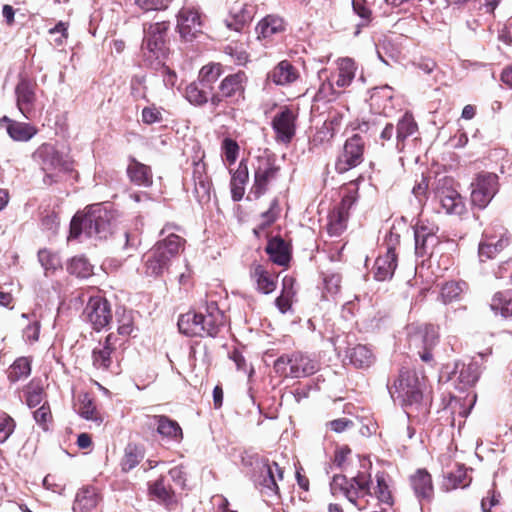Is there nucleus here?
Listing matches in <instances>:
<instances>
[{"label": "nucleus", "instance_id": "1", "mask_svg": "<svg viewBox=\"0 0 512 512\" xmlns=\"http://www.w3.org/2000/svg\"><path fill=\"white\" fill-rule=\"evenodd\" d=\"M377 486L372 493L370 486L372 484L371 474L364 471H358L355 476L347 478L345 475H334L331 482V489L334 493L338 491L353 504L357 509H367L377 502L379 510L371 512H388L392 508L394 499L392 492L387 484L384 474L376 475Z\"/></svg>", "mask_w": 512, "mask_h": 512}, {"label": "nucleus", "instance_id": "2", "mask_svg": "<svg viewBox=\"0 0 512 512\" xmlns=\"http://www.w3.org/2000/svg\"><path fill=\"white\" fill-rule=\"evenodd\" d=\"M387 387L393 400L400 403L408 418L425 417L429 412L423 400V384L416 372L401 370L393 386Z\"/></svg>", "mask_w": 512, "mask_h": 512}, {"label": "nucleus", "instance_id": "3", "mask_svg": "<svg viewBox=\"0 0 512 512\" xmlns=\"http://www.w3.org/2000/svg\"><path fill=\"white\" fill-rule=\"evenodd\" d=\"M184 243L185 240L174 233H169L163 240L158 241L143 256L145 275L159 277L167 272L172 260L178 256Z\"/></svg>", "mask_w": 512, "mask_h": 512}, {"label": "nucleus", "instance_id": "4", "mask_svg": "<svg viewBox=\"0 0 512 512\" xmlns=\"http://www.w3.org/2000/svg\"><path fill=\"white\" fill-rule=\"evenodd\" d=\"M245 467H251L249 472L251 480L261 488V492L267 495H277V479L282 480L283 470L276 462L270 463L259 454L247 455L242 458Z\"/></svg>", "mask_w": 512, "mask_h": 512}, {"label": "nucleus", "instance_id": "5", "mask_svg": "<svg viewBox=\"0 0 512 512\" xmlns=\"http://www.w3.org/2000/svg\"><path fill=\"white\" fill-rule=\"evenodd\" d=\"M111 224L106 211L94 209L84 216L75 215L70 223L69 239H76L81 234L89 238L104 239L110 234Z\"/></svg>", "mask_w": 512, "mask_h": 512}, {"label": "nucleus", "instance_id": "6", "mask_svg": "<svg viewBox=\"0 0 512 512\" xmlns=\"http://www.w3.org/2000/svg\"><path fill=\"white\" fill-rule=\"evenodd\" d=\"M32 159L46 173L44 177L45 184L55 182L52 172H70L73 170V161L71 158L56 149L51 143L41 144L32 154Z\"/></svg>", "mask_w": 512, "mask_h": 512}, {"label": "nucleus", "instance_id": "7", "mask_svg": "<svg viewBox=\"0 0 512 512\" xmlns=\"http://www.w3.org/2000/svg\"><path fill=\"white\" fill-rule=\"evenodd\" d=\"M169 29V23L162 21L150 24L144 28V38L142 42V52L146 61L151 64L157 62L160 64L168 53L166 46V37Z\"/></svg>", "mask_w": 512, "mask_h": 512}, {"label": "nucleus", "instance_id": "8", "mask_svg": "<svg viewBox=\"0 0 512 512\" xmlns=\"http://www.w3.org/2000/svg\"><path fill=\"white\" fill-rule=\"evenodd\" d=\"M82 317L99 332L109 327L113 319L111 305L102 296H91L83 310Z\"/></svg>", "mask_w": 512, "mask_h": 512}, {"label": "nucleus", "instance_id": "9", "mask_svg": "<svg viewBox=\"0 0 512 512\" xmlns=\"http://www.w3.org/2000/svg\"><path fill=\"white\" fill-rule=\"evenodd\" d=\"M471 188V204L484 209L499 190L498 176L494 173H480L471 183Z\"/></svg>", "mask_w": 512, "mask_h": 512}, {"label": "nucleus", "instance_id": "10", "mask_svg": "<svg viewBox=\"0 0 512 512\" xmlns=\"http://www.w3.org/2000/svg\"><path fill=\"white\" fill-rule=\"evenodd\" d=\"M364 147L365 142L359 134L348 138L344 143L342 153L336 160V171L342 174L360 165L363 162Z\"/></svg>", "mask_w": 512, "mask_h": 512}, {"label": "nucleus", "instance_id": "11", "mask_svg": "<svg viewBox=\"0 0 512 512\" xmlns=\"http://www.w3.org/2000/svg\"><path fill=\"white\" fill-rule=\"evenodd\" d=\"M35 90L36 84L25 77H21L15 86L16 106L27 120L34 119L37 114Z\"/></svg>", "mask_w": 512, "mask_h": 512}, {"label": "nucleus", "instance_id": "12", "mask_svg": "<svg viewBox=\"0 0 512 512\" xmlns=\"http://www.w3.org/2000/svg\"><path fill=\"white\" fill-rule=\"evenodd\" d=\"M451 180L440 181L435 192L441 208L449 215H462L465 212V203L460 193L451 187Z\"/></svg>", "mask_w": 512, "mask_h": 512}, {"label": "nucleus", "instance_id": "13", "mask_svg": "<svg viewBox=\"0 0 512 512\" xmlns=\"http://www.w3.org/2000/svg\"><path fill=\"white\" fill-rule=\"evenodd\" d=\"M439 228L434 223L419 220L414 228L415 253L419 257L432 254V248L439 243L436 236Z\"/></svg>", "mask_w": 512, "mask_h": 512}, {"label": "nucleus", "instance_id": "14", "mask_svg": "<svg viewBox=\"0 0 512 512\" xmlns=\"http://www.w3.org/2000/svg\"><path fill=\"white\" fill-rule=\"evenodd\" d=\"M245 72L238 71L234 74L227 75L219 85V91L222 96L231 104H238L245 99V89L247 83Z\"/></svg>", "mask_w": 512, "mask_h": 512}, {"label": "nucleus", "instance_id": "15", "mask_svg": "<svg viewBox=\"0 0 512 512\" xmlns=\"http://www.w3.org/2000/svg\"><path fill=\"white\" fill-rule=\"evenodd\" d=\"M200 320L204 328L201 337H216L226 323L225 315L215 301L206 304L205 312H200Z\"/></svg>", "mask_w": 512, "mask_h": 512}, {"label": "nucleus", "instance_id": "16", "mask_svg": "<svg viewBox=\"0 0 512 512\" xmlns=\"http://www.w3.org/2000/svg\"><path fill=\"white\" fill-rule=\"evenodd\" d=\"M295 115L289 108H284L272 119V128L276 133V139L282 143H289L295 135Z\"/></svg>", "mask_w": 512, "mask_h": 512}, {"label": "nucleus", "instance_id": "17", "mask_svg": "<svg viewBox=\"0 0 512 512\" xmlns=\"http://www.w3.org/2000/svg\"><path fill=\"white\" fill-rule=\"evenodd\" d=\"M278 172L279 167L270 159L264 158L258 161L253 186V193L256 197H260L266 192L269 183L276 179Z\"/></svg>", "mask_w": 512, "mask_h": 512}, {"label": "nucleus", "instance_id": "18", "mask_svg": "<svg viewBox=\"0 0 512 512\" xmlns=\"http://www.w3.org/2000/svg\"><path fill=\"white\" fill-rule=\"evenodd\" d=\"M177 27L182 38L191 40L200 32V14L193 8H182L177 15Z\"/></svg>", "mask_w": 512, "mask_h": 512}, {"label": "nucleus", "instance_id": "19", "mask_svg": "<svg viewBox=\"0 0 512 512\" xmlns=\"http://www.w3.org/2000/svg\"><path fill=\"white\" fill-rule=\"evenodd\" d=\"M100 496L95 487L87 486L76 493L73 512H99Z\"/></svg>", "mask_w": 512, "mask_h": 512}, {"label": "nucleus", "instance_id": "20", "mask_svg": "<svg viewBox=\"0 0 512 512\" xmlns=\"http://www.w3.org/2000/svg\"><path fill=\"white\" fill-rule=\"evenodd\" d=\"M298 69L288 60L280 61L267 74V80L278 86H286L294 83L299 78Z\"/></svg>", "mask_w": 512, "mask_h": 512}, {"label": "nucleus", "instance_id": "21", "mask_svg": "<svg viewBox=\"0 0 512 512\" xmlns=\"http://www.w3.org/2000/svg\"><path fill=\"white\" fill-rule=\"evenodd\" d=\"M409 345L418 347L433 348L438 341V332L434 325L411 326L408 328Z\"/></svg>", "mask_w": 512, "mask_h": 512}, {"label": "nucleus", "instance_id": "22", "mask_svg": "<svg viewBox=\"0 0 512 512\" xmlns=\"http://www.w3.org/2000/svg\"><path fill=\"white\" fill-rule=\"evenodd\" d=\"M410 484L416 498L422 502L430 501L434 494L431 475L425 469H418L410 476Z\"/></svg>", "mask_w": 512, "mask_h": 512}, {"label": "nucleus", "instance_id": "23", "mask_svg": "<svg viewBox=\"0 0 512 512\" xmlns=\"http://www.w3.org/2000/svg\"><path fill=\"white\" fill-rule=\"evenodd\" d=\"M397 268V255L393 247H388L384 255L377 257L374 264V277L378 281L391 279Z\"/></svg>", "mask_w": 512, "mask_h": 512}, {"label": "nucleus", "instance_id": "24", "mask_svg": "<svg viewBox=\"0 0 512 512\" xmlns=\"http://www.w3.org/2000/svg\"><path fill=\"white\" fill-rule=\"evenodd\" d=\"M194 189L193 194L197 202L201 205L210 202L211 182L205 174V167L197 163L193 171Z\"/></svg>", "mask_w": 512, "mask_h": 512}, {"label": "nucleus", "instance_id": "25", "mask_svg": "<svg viewBox=\"0 0 512 512\" xmlns=\"http://www.w3.org/2000/svg\"><path fill=\"white\" fill-rule=\"evenodd\" d=\"M129 180L138 186L150 187L153 184L151 167L139 162L134 157H129L126 169Z\"/></svg>", "mask_w": 512, "mask_h": 512}, {"label": "nucleus", "instance_id": "26", "mask_svg": "<svg viewBox=\"0 0 512 512\" xmlns=\"http://www.w3.org/2000/svg\"><path fill=\"white\" fill-rule=\"evenodd\" d=\"M148 492L152 498L165 505L167 508H171L177 502L175 491L166 483L163 476L148 483Z\"/></svg>", "mask_w": 512, "mask_h": 512}, {"label": "nucleus", "instance_id": "27", "mask_svg": "<svg viewBox=\"0 0 512 512\" xmlns=\"http://www.w3.org/2000/svg\"><path fill=\"white\" fill-rule=\"evenodd\" d=\"M2 123H7L6 131L14 141L27 142L38 132L37 128L32 124L15 121L7 116H3L0 119V124Z\"/></svg>", "mask_w": 512, "mask_h": 512}, {"label": "nucleus", "instance_id": "28", "mask_svg": "<svg viewBox=\"0 0 512 512\" xmlns=\"http://www.w3.org/2000/svg\"><path fill=\"white\" fill-rule=\"evenodd\" d=\"M153 423L157 426L156 430L163 438L180 443L183 439V432L177 421L165 415L152 416Z\"/></svg>", "mask_w": 512, "mask_h": 512}, {"label": "nucleus", "instance_id": "29", "mask_svg": "<svg viewBox=\"0 0 512 512\" xmlns=\"http://www.w3.org/2000/svg\"><path fill=\"white\" fill-rule=\"evenodd\" d=\"M114 336L109 334L103 343H99L92 350V364L97 370L107 371L112 364V353L114 351L112 339Z\"/></svg>", "mask_w": 512, "mask_h": 512}, {"label": "nucleus", "instance_id": "30", "mask_svg": "<svg viewBox=\"0 0 512 512\" xmlns=\"http://www.w3.org/2000/svg\"><path fill=\"white\" fill-rule=\"evenodd\" d=\"M318 369L317 362L301 352L292 353V365L289 369L291 378H303L314 374Z\"/></svg>", "mask_w": 512, "mask_h": 512}, {"label": "nucleus", "instance_id": "31", "mask_svg": "<svg viewBox=\"0 0 512 512\" xmlns=\"http://www.w3.org/2000/svg\"><path fill=\"white\" fill-rule=\"evenodd\" d=\"M285 28V21L282 17L270 14L258 22L255 30L259 39H266L284 32Z\"/></svg>", "mask_w": 512, "mask_h": 512}, {"label": "nucleus", "instance_id": "32", "mask_svg": "<svg viewBox=\"0 0 512 512\" xmlns=\"http://www.w3.org/2000/svg\"><path fill=\"white\" fill-rule=\"evenodd\" d=\"M452 374H458L457 379L463 387L472 386L480 377V365L475 361H470L468 364L456 362Z\"/></svg>", "mask_w": 512, "mask_h": 512}, {"label": "nucleus", "instance_id": "33", "mask_svg": "<svg viewBox=\"0 0 512 512\" xmlns=\"http://www.w3.org/2000/svg\"><path fill=\"white\" fill-rule=\"evenodd\" d=\"M200 312L189 311L182 314L178 319V329L186 336H199L203 334L204 328L201 325Z\"/></svg>", "mask_w": 512, "mask_h": 512}, {"label": "nucleus", "instance_id": "34", "mask_svg": "<svg viewBox=\"0 0 512 512\" xmlns=\"http://www.w3.org/2000/svg\"><path fill=\"white\" fill-rule=\"evenodd\" d=\"M265 251L271 261L277 265L284 266L290 261L287 245L280 237L270 239L265 247Z\"/></svg>", "mask_w": 512, "mask_h": 512}, {"label": "nucleus", "instance_id": "35", "mask_svg": "<svg viewBox=\"0 0 512 512\" xmlns=\"http://www.w3.org/2000/svg\"><path fill=\"white\" fill-rule=\"evenodd\" d=\"M21 318L29 321L22 330V337L26 343L34 344L39 340L41 329V315L36 310L31 313H22Z\"/></svg>", "mask_w": 512, "mask_h": 512}, {"label": "nucleus", "instance_id": "36", "mask_svg": "<svg viewBox=\"0 0 512 512\" xmlns=\"http://www.w3.org/2000/svg\"><path fill=\"white\" fill-rule=\"evenodd\" d=\"M509 244V238L501 236L497 241L494 238H489L481 241L479 244L478 254L480 261H486L493 259L498 253H500Z\"/></svg>", "mask_w": 512, "mask_h": 512}, {"label": "nucleus", "instance_id": "37", "mask_svg": "<svg viewBox=\"0 0 512 512\" xmlns=\"http://www.w3.org/2000/svg\"><path fill=\"white\" fill-rule=\"evenodd\" d=\"M249 178L247 165L241 161L231 178V194L234 201H240L245 192V184Z\"/></svg>", "mask_w": 512, "mask_h": 512}, {"label": "nucleus", "instance_id": "38", "mask_svg": "<svg viewBox=\"0 0 512 512\" xmlns=\"http://www.w3.org/2000/svg\"><path fill=\"white\" fill-rule=\"evenodd\" d=\"M417 130V124L413 118V116L406 112L397 123V132H396V140H397V149L402 151L404 148V141L413 135Z\"/></svg>", "mask_w": 512, "mask_h": 512}, {"label": "nucleus", "instance_id": "39", "mask_svg": "<svg viewBox=\"0 0 512 512\" xmlns=\"http://www.w3.org/2000/svg\"><path fill=\"white\" fill-rule=\"evenodd\" d=\"M251 277L256 282V288L263 294H270L276 288V281L274 278L264 269L262 265H254L251 270Z\"/></svg>", "mask_w": 512, "mask_h": 512}, {"label": "nucleus", "instance_id": "40", "mask_svg": "<svg viewBox=\"0 0 512 512\" xmlns=\"http://www.w3.org/2000/svg\"><path fill=\"white\" fill-rule=\"evenodd\" d=\"M490 308L495 314L512 316V291L497 292L491 299Z\"/></svg>", "mask_w": 512, "mask_h": 512}, {"label": "nucleus", "instance_id": "41", "mask_svg": "<svg viewBox=\"0 0 512 512\" xmlns=\"http://www.w3.org/2000/svg\"><path fill=\"white\" fill-rule=\"evenodd\" d=\"M252 19L251 12L244 5L232 9L230 16L225 19V24L230 30L240 32Z\"/></svg>", "mask_w": 512, "mask_h": 512}, {"label": "nucleus", "instance_id": "42", "mask_svg": "<svg viewBox=\"0 0 512 512\" xmlns=\"http://www.w3.org/2000/svg\"><path fill=\"white\" fill-rule=\"evenodd\" d=\"M346 356L349 358L350 363L357 368L369 367L374 361L372 351L367 346L361 344L349 349Z\"/></svg>", "mask_w": 512, "mask_h": 512}, {"label": "nucleus", "instance_id": "43", "mask_svg": "<svg viewBox=\"0 0 512 512\" xmlns=\"http://www.w3.org/2000/svg\"><path fill=\"white\" fill-rule=\"evenodd\" d=\"M356 64L351 58H342L339 61L338 77L335 81L337 87L344 88L351 84L355 77Z\"/></svg>", "mask_w": 512, "mask_h": 512}, {"label": "nucleus", "instance_id": "44", "mask_svg": "<svg viewBox=\"0 0 512 512\" xmlns=\"http://www.w3.org/2000/svg\"><path fill=\"white\" fill-rule=\"evenodd\" d=\"M30 374L31 361L27 357L17 358L7 371V377L11 383L26 379Z\"/></svg>", "mask_w": 512, "mask_h": 512}, {"label": "nucleus", "instance_id": "45", "mask_svg": "<svg viewBox=\"0 0 512 512\" xmlns=\"http://www.w3.org/2000/svg\"><path fill=\"white\" fill-rule=\"evenodd\" d=\"M144 454L136 444L129 443L124 450V456L121 460L122 471L128 472L134 469L143 459Z\"/></svg>", "mask_w": 512, "mask_h": 512}, {"label": "nucleus", "instance_id": "46", "mask_svg": "<svg viewBox=\"0 0 512 512\" xmlns=\"http://www.w3.org/2000/svg\"><path fill=\"white\" fill-rule=\"evenodd\" d=\"M70 274L79 278H88L93 274V266L84 256H76L67 265Z\"/></svg>", "mask_w": 512, "mask_h": 512}, {"label": "nucleus", "instance_id": "47", "mask_svg": "<svg viewBox=\"0 0 512 512\" xmlns=\"http://www.w3.org/2000/svg\"><path fill=\"white\" fill-rule=\"evenodd\" d=\"M78 413L86 420L93 421L98 425L102 423V418L97 415L96 407L88 394L79 396Z\"/></svg>", "mask_w": 512, "mask_h": 512}, {"label": "nucleus", "instance_id": "48", "mask_svg": "<svg viewBox=\"0 0 512 512\" xmlns=\"http://www.w3.org/2000/svg\"><path fill=\"white\" fill-rule=\"evenodd\" d=\"M223 73V67L220 63H210L204 65L199 72V81L204 87H211Z\"/></svg>", "mask_w": 512, "mask_h": 512}, {"label": "nucleus", "instance_id": "49", "mask_svg": "<svg viewBox=\"0 0 512 512\" xmlns=\"http://www.w3.org/2000/svg\"><path fill=\"white\" fill-rule=\"evenodd\" d=\"M185 98L195 106H202L208 102V93L199 87L198 83H190L185 89Z\"/></svg>", "mask_w": 512, "mask_h": 512}, {"label": "nucleus", "instance_id": "50", "mask_svg": "<svg viewBox=\"0 0 512 512\" xmlns=\"http://www.w3.org/2000/svg\"><path fill=\"white\" fill-rule=\"evenodd\" d=\"M347 214L342 209L338 210L336 214L330 217L327 225L328 233L331 236H339L346 228Z\"/></svg>", "mask_w": 512, "mask_h": 512}, {"label": "nucleus", "instance_id": "51", "mask_svg": "<svg viewBox=\"0 0 512 512\" xmlns=\"http://www.w3.org/2000/svg\"><path fill=\"white\" fill-rule=\"evenodd\" d=\"M353 11L361 18V22L357 24V31L359 33L361 27H365L371 21V10L368 7L366 0H352Z\"/></svg>", "mask_w": 512, "mask_h": 512}, {"label": "nucleus", "instance_id": "52", "mask_svg": "<svg viewBox=\"0 0 512 512\" xmlns=\"http://www.w3.org/2000/svg\"><path fill=\"white\" fill-rule=\"evenodd\" d=\"M223 52L236 65H244L248 61V53L242 45L228 44L224 47Z\"/></svg>", "mask_w": 512, "mask_h": 512}, {"label": "nucleus", "instance_id": "53", "mask_svg": "<svg viewBox=\"0 0 512 512\" xmlns=\"http://www.w3.org/2000/svg\"><path fill=\"white\" fill-rule=\"evenodd\" d=\"M446 480V487L448 489L466 487L469 484V481L467 480L466 469L462 466H458L455 472L448 473Z\"/></svg>", "mask_w": 512, "mask_h": 512}, {"label": "nucleus", "instance_id": "54", "mask_svg": "<svg viewBox=\"0 0 512 512\" xmlns=\"http://www.w3.org/2000/svg\"><path fill=\"white\" fill-rule=\"evenodd\" d=\"M38 260L41 266L46 270H56L61 267V260L58 254L52 253L46 249L38 252Z\"/></svg>", "mask_w": 512, "mask_h": 512}, {"label": "nucleus", "instance_id": "55", "mask_svg": "<svg viewBox=\"0 0 512 512\" xmlns=\"http://www.w3.org/2000/svg\"><path fill=\"white\" fill-rule=\"evenodd\" d=\"M292 282L293 280L291 278H284V291L275 300V304L281 313H286L291 307L290 292L286 291V288L288 285L291 286Z\"/></svg>", "mask_w": 512, "mask_h": 512}, {"label": "nucleus", "instance_id": "56", "mask_svg": "<svg viewBox=\"0 0 512 512\" xmlns=\"http://www.w3.org/2000/svg\"><path fill=\"white\" fill-rule=\"evenodd\" d=\"M292 365V353L284 354L278 357L273 365V369L279 376L290 377L289 369Z\"/></svg>", "mask_w": 512, "mask_h": 512}, {"label": "nucleus", "instance_id": "57", "mask_svg": "<svg viewBox=\"0 0 512 512\" xmlns=\"http://www.w3.org/2000/svg\"><path fill=\"white\" fill-rule=\"evenodd\" d=\"M15 428L14 420L7 414L0 415V443L5 442L13 433Z\"/></svg>", "mask_w": 512, "mask_h": 512}, {"label": "nucleus", "instance_id": "58", "mask_svg": "<svg viewBox=\"0 0 512 512\" xmlns=\"http://www.w3.org/2000/svg\"><path fill=\"white\" fill-rule=\"evenodd\" d=\"M163 119L161 110L155 105L144 107L142 110V121L145 124L151 125L159 123Z\"/></svg>", "mask_w": 512, "mask_h": 512}, {"label": "nucleus", "instance_id": "59", "mask_svg": "<svg viewBox=\"0 0 512 512\" xmlns=\"http://www.w3.org/2000/svg\"><path fill=\"white\" fill-rule=\"evenodd\" d=\"M222 148L224 151V155L226 160L231 164L234 163L237 159L239 146L236 141L231 138H225L222 143Z\"/></svg>", "mask_w": 512, "mask_h": 512}, {"label": "nucleus", "instance_id": "60", "mask_svg": "<svg viewBox=\"0 0 512 512\" xmlns=\"http://www.w3.org/2000/svg\"><path fill=\"white\" fill-rule=\"evenodd\" d=\"M172 0H135V3L143 10L166 9Z\"/></svg>", "mask_w": 512, "mask_h": 512}, {"label": "nucleus", "instance_id": "61", "mask_svg": "<svg viewBox=\"0 0 512 512\" xmlns=\"http://www.w3.org/2000/svg\"><path fill=\"white\" fill-rule=\"evenodd\" d=\"M460 292H461V288H460L459 284L450 282V283H446L443 286L441 295L445 302H452L453 300L458 298Z\"/></svg>", "mask_w": 512, "mask_h": 512}, {"label": "nucleus", "instance_id": "62", "mask_svg": "<svg viewBox=\"0 0 512 512\" xmlns=\"http://www.w3.org/2000/svg\"><path fill=\"white\" fill-rule=\"evenodd\" d=\"M156 65L159 66L160 73L163 76L164 85L167 88H173L177 80L176 73L166 66L163 61H161L160 64L156 63Z\"/></svg>", "mask_w": 512, "mask_h": 512}, {"label": "nucleus", "instance_id": "63", "mask_svg": "<svg viewBox=\"0 0 512 512\" xmlns=\"http://www.w3.org/2000/svg\"><path fill=\"white\" fill-rule=\"evenodd\" d=\"M25 394L27 405L30 408H34L42 401L43 389L41 387L28 388Z\"/></svg>", "mask_w": 512, "mask_h": 512}, {"label": "nucleus", "instance_id": "64", "mask_svg": "<svg viewBox=\"0 0 512 512\" xmlns=\"http://www.w3.org/2000/svg\"><path fill=\"white\" fill-rule=\"evenodd\" d=\"M341 277L338 274H331L324 278V288L330 295H335L339 292Z\"/></svg>", "mask_w": 512, "mask_h": 512}]
</instances>
